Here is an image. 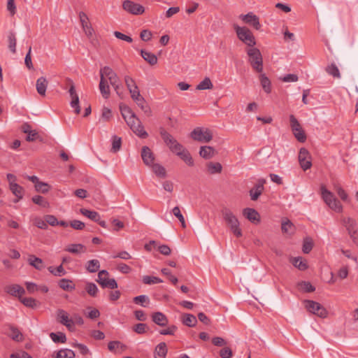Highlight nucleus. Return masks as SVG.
<instances>
[{
	"mask_svg": "<svg viewBox=\"0 0 358 358\" xmlns=\"http://www.w3.org/2000/svg\"><path fill=\"white\" fill-rule=\"evenodd\" d=\"M245 51L248 56V62L252 69L257 73H262L264 69L263 57L260 50L252 46L246 47Z\"/></svg>",
	"mask_w": 358,
	"mask_h": 358,
	"instance_id": "f257e3e1",
	"label": "nucleus"
},
{
	"mask_svg": "<svg viewBox=\"0 0 358 358\" xmlns=\"http://www.w3.org/2000/svg\"><path fill=\"white\" fill-rule=\"evenodd\" d=\"M322 198L325 203L336 212H341L343 206L340 201L335 197L334 194L329 191L324 185L320 187Z\"/></svg>",
	"mask_w": 358,
	"mask_h": 358,
	"instance_id": "f03ea898",
	"label": "nucleus"
},
{
	"mask_svg": "<svg viewBox=\"0 0 358 358\" xmlns=\"http://www.w3.org/2000/svg\"><path fill=\"white\" fill-rule=\"evenodd\" d=\"M238 38L243 42L247 47H252L256 45L255 38L252 31L246 27H236Z\"/></svg>",
	"mask_w": 358,
	"mask_h": 358,
	"instance_id": "7ed1b4c3",
	"label": "nucleus"
},
{
	"mask_svg": "<svg viewBox=\"0 0 358 358\" xmlns=\"http://www.w3.org/2000/svg\"><path fill=\"white\" fill-rule=\"evenodd\" d=\"M189 136L193 140L200 143H208L213 138L212 132L203 127H196L191 131Z\"/></svg>",
	"mask_w": 358,
	"mask_h": 358,
	"instance_id": "20e7f679",
	"label": "nucleus"
},
{
	"mask_svg": "<svg viewBox=\"0 0 358 358\" xmlns=\"http://www.w3.org/2000/svg\"><path fill=\"white\" fill-rule=\"evenodd\" d=\"M159 133L164 142L172 152L175 154L182 149L183 145L178 143V141L164 129L161 128Z\"/></svg>",
	"mask_w": 358,
	"mask_h": 358,
	"instance_id": "39448f33",
	"label": "nucleus"
},
{
	"mask_svg": "<svg viewBox=\"0 0 358 358\" xmlns=\"http://www.w3.org/2000/svg\"><path fill=\"white\" fill-rule=\"evenodd\" d=\"M305 307L307 310L321 318H325L328 315L327 309L318 302L312 300L304 301Z\"/></svg>",
	"mask_w": 358,
	"mask_h": 358,
	"instance_id": "423d86ee",
	"label": "nucleus"
},
{
	"mask_svg": "<svg viewBox=\"0 0 358 358\" xmlns=\"http://www.w3.org/2000/svg\"><path fill=\"white\" fill-rule=\"evenodd\" d=\"M225 222L227 224L231 232L237 238L242 236V230L238 219L230 212L225 211Z\"/></svg>",
	"mask_w": 358,
	"mask_h": 358,
	"instance_id": "0eeeda50",
	"label": "nucleus"
},
{
	"mask_svg": "<svg viewBox=\"0 0 358 358\" xmlns=\"http://www.w3.org/2000/svg\"><path fill=\"white\" fill-rule=\"evenodd\" d=\"M289 121L290 127L295 138L301 143L305 142L306 140L305 132L294 115H289Z\"/></svg>",
	"mask_w": 358,
	"mask_h": 358,
	"instance_id": "6e6552de",
	"label": "nucleus"
},
{
	"mask_svg": "<svg viewBox=\"0 0 358 358\" xmlns=\"http://www.w3.org/2000/svg\"><path fill=\"white\" fill-rule=\"evenodd\" d=\"M109 273L106 270H102L99 272L98 279L96 282L103 287H108L110 289H116L117 283L114 278H108Z\"/></svg>",
	"mask_w": 358,
	"mask_h": 358,
	"instance_id": "1a4fd4ad",
	"label": "nucleus"
},
{
	"mask_svg": "<svg viewBox=\"0 0 358 358\" xmlns=\"http://www.w3.org/2000/svg\"><path fill=\"white\" fill-rule=\"evenodd\" d=\"M67 82L69 84V93L71 101L70 102V105L71 108H74V112L76 114H79L80 113V107L79 106V97L76 91V87L73 82L71 79H67Z\"/></svg>",
	"mask_w": 358,
	"mask_h": 358,
	"instance_id": "9d476101",
	"label": "nucleus"
},
{
	"mask_svg": "<svg viewBox=\"0 0 358 358\" xmlns=\"http://www.w3.org/2000/svg\"><path fill=\"white\" fill-rule=\"evenodd\" d=\"M124 10L133 15H141L145 12L144 7L132 1L126 0L122 3Z\"/></svg>",
	"mask_w": 358,
	"mask_h": 358,
	"instance_id": "9b49d317",
	"label": "nucleus"
},
{
	"mask_svg": "<svg viewBox=\"0 0 358 358\" xmlns=\"http://www.w3.org/2000/svg\"><path fill=\"white\" fill-rule=\"evenodd\" d=\"M299 162L303 171L310 169L312 166L311 156L307 149L304 148L300 149L299 153Z\"/></svg>",
	"mask_w": 358,
	"mask_h": 358,
	"instance_id": "f8f14e48",
	"label": "nucleus"
},
{
	"mask_svg": "<svg viewBox=\"0 0 358 358\" xmlns=\"http://www.w3.org/2000/svg\"><path fill=\"white\" fill-rule=\"evenodd\" d=\"M127 125L133 131V132L141 138H146L148 136V134L144 129V127L141 120L137 117L136 120L129 121Z\"/></svg>",
	"mask_w": 358,
	"mask_h": 358,
	"instance_id": "ddd939ff",
	"label": "nucleus"
},
{
	"mask_svg": "<svg viewBox=\"0 0 358 358\" xmlns=\"http://www.w3.org/2000/svg\"><path fill=\"white\" fill-rule=\"evenodd\" d=\"M57 320L59 323L72 331L74 329V322L72 318L69 317L68 313L63 309H59L57 312Z\"/></svg>",
	"mask_w": 358,
	"mask_h": 358,
	"instance_id": "4468645a",
	"label": "nucleus"
},
{
	"mask_svg": "<svg viewBox=\"0 0 358 358\" xmlns=\"http://www.w3.org/2000/svg\"><path fill=\"white\" fill-rule=\"evenodd\" d=\"M266 181L264 178H259L257 180V183L250 190V196L251 200L256 201L258 199V198L262 194L264 189V185L266 183Z\"/></svg>",
	"mask_w": 358,
	"mask_h": 358,
	"instance_id": "2eb2a0df",
	"label": "nucleus"
},
{
	"mask_svg": "<svg viewBox=\"0 0 358 358\" xmlns=\"http://www.w3.org/2000/svg\"><path fill=\"white\" fill-rule=\"evenodd\" d=\"M241 18L245 23L253 27L255 29H260L261 24L259 23V19L253 13L250 12L246 15H242Z\"/></svg>",
	"mask_w": 358,
	"mask_h": 358,
	"instance_id": "dca6fc26",
	"label": "nucleus"
},
{
	"mask_svg": "<svg viewBox=\"0 0 358 358\" xmlns=\"http://www.w3.org/2000/svg\"><path fill=\"white\" fill-rule=\"evenodd\" d=\"M141 158L143 163L147 166H150L155 162V155L150 148L148 146H143L141 149Z\"/></svg>",
	"mask_w": 358,
	"mask_h": 358,
	"instance_id": "f3484780",
	"label": "nucleus"
},
{
	"mask_svg": "<svg viewBox=\"0 0 358 358\" xmlns=\"http://www.w3.org/2000/svg\"><path fill=\"white\" fill-rule=\"evenodd\" d=\"M5 291L11 296L18 297L19 300L25 294V289L17 284L7 285L5 287Z\"/></svg>",
	"mask_w": 358,
	"mask_h": 358,
	"instance_id": "a211bd4d",
	"label": "nucleus"
},
{
	"mask_svg": "<svg viewBox=\"0 0 358 358\" xmlns=\"http://www.w3.org/2000/svg\"><path fill=\"white\" fill-rule=\"evenodd\" d=\"M243 215L253 224H258L260 222V215L254 208H246L243 209Z\"/></svg>",
	"mask_w": 358,
	"mask_h": 358,
	"instance_id": "6ab92c4d",
	"label": "nucleus"
},
{
	"mask_svg": "<svg viewBox=\"0 0 358 358\" xmlns=\"http://www.w3.org/2000/svg\"><path fill=\"white\" fill-rule=\"evenodd\" d=\"M106 77L108 79L110 83L114 80H117V73L109 66H104L100 69V78Z\"/></svg>",
	"mask_w": 358,
	"mask_h": 358,
	"instance_id": "aec40b11",
	"label": "nucleus"
},
{
	"mask_svg": "<svg viewBox=\"0 0 358 358\" xmlns=\"http://www.w3.org/2000/svg\"><path fill=\"white\" fill-rule=\"evenodd\" d=\"M120 108L121 114L124 120L126 121L127 124L129 123L130 120H136L137 116L129 106L124 105L120 106Z\"/></svg>",
	"mask_w": 358,
	"mask_h": 358,
	"instance_id": "412c9836",
	"label": "nucleus"
},
{
	"mask_svg": "<svg viewBox=\"0 0 358 358\" xmlns=\"http://www.w3.org/2000/svg\"><path fill=\"white\" fill-rule=\"evenodd\" d=\"M342 223L345 227L348 234H355L357 232V222L351 217L342 218Z\"/></svg>",
	"mask_w": 358,
	"mask_h": 358,
	"instance_id": "4be33fe9",
	"label": "nucleus"
},
{
	"mask_svg": "<svg viewBox=\"0 0 358 358\" xmlns=\"http://www.w3.org/2000/svg\"><path fill=\"white\" fill-rule=\"evenodd\" d=\"M175 154L182 159L188 166H192L194 165V160L189 152L183 146L180 151L176 152Z\"/></svg>",
	"mask_w": 358,
	"mask_h": 358,
	"instance_id": "5701e85b",
	"label": "nucleus"
},
{
	"mask_svg": "<svg viewBox=\"0 0 358 358\" xmlns=\"http://www.w3.org/2000/svg\"><path fill=\"white\" fill-rule=\"evenodd\" d=\"M152 320L160 327H165L168 324L167 317L161 312H155L152 315Z\"/></svg>",
	"mask_w": 358,
	"mask_h": 358,
	"instance_id": "b1692460",
	"label": "nucleus"
},
{
	"mask_svg": "<svg viewBox=\"0 0 358 358\" xmlns=\"http://www.w3.org/2000/svg\"><path fill=\"white\" fill-rule=\"evenodd\" d=\"M48 82L45 77H40L37 79L36 83V88L37 92L43 96H45L46 90L48 87Z\"/></svg>",
	"mask_w": 358,
	"mask_h": 358,
	"instance_id": "393cba45",
	"label": "nucleus"
},
{
	"mask_svg": "<svg viewBox=\"0 0 358 358\" xmlns=\"http://www.w3.org/2000/svg\"><path fill=\"white\" fill-rule=\"evenodd\" d=\"M216 150L213 147L205 145L200 148L199 155L203 159H211L216 155Z\"/></svg>",
	"mask_w": 358,
	"mask_h": 358,
	"instance_id": "a878e982",
	"label": "nucleus"
},
{
	"mask_svg": "<svg viewBox=\"0 0 358 358\" xmlns=\"http://www.w3.org/2000/svg\"><path fill=\"white\" fill-rule=\"evenodd\" d=\"M7 327L11 331V334H8V336L13 341L16 342H22L24 340L23 334L20 332L18 328L10 324H7Z\"/></svg>",
	"mask_w": 358,
	"mask_h": 358,
	"instance_id": "bb28decb",
	"label": "nucleus"
},
{
	"mask_svg": "<svg viewBox=\"0 0 358 358\" xmlns=\"http://www.w3.org/2000/svg\"><path fill=\"white\" fill-rule=\"evenodd\" d=\"M99 90L104 99H108L110 94V86L105 78H101L99 82Z\"/></svg>",
	"mask_w": 358,
	"mask_h": 358,
	"instance_id": "cd10ccee",
	"label": "nucleus"
},
{
	"mask_svg": "<svg viewBox=\"0 0 358 358\" xmlns=\"http://www.w3.org/2000/svg\"><path fill=\"white\" fill-rule=\"evenodd\" d=\"M168 349L164 342L159 343L155 350V358H166Z\"/></svg>",
	"mask_w": 358,
	"mask_h": 358,
	"instance_id": "c85d7f7f",
	"label": "nucleus"
},
{
	"mask_svg": "<svg viewBox=\"0 0 358 358\" xmlns=\"http://www.w3.org/2000/svg\"><path fill=\"white\" fill-rule=\"evenodd\" d=\"M65 250L72 254H80L86 252V247L80 243L70 244L65 248Z\"/></svg>",
	"mask_w": 358,
	"mask_h": 358,
	"instance_id": "c756f323",
	"label": "nucleus"
},
{
	"mask_svg": "<svg viewBox=\"0 0 358 358\" xmlns=\"http://www.w3.org/2000/svg\"><path fill=\"white\" fill-rule=\"evenodd\" d=\"M259 73V80L261 85L264 90V91L269 94L271 92V83L268 78L265 75V73Z\"/></svg>",
	"mask_w": 358,
	"mask_h": 358,
	"instance_id": "7c9ffc66",
	"label": "nucleus"
},
{
	"mask_svg": "<svg viewBox=\"0 0 358 358\" xmlns=\"http://www.w3.org/2000/svg\"><path fill=\"white\" fill-rule=\"evenodd\" d=\"M141 55L145 59L149 64L150 65H155L157 63V56L148 51L141 50Z\"/></svg>",
	"mask_w": 358,
	"mask_h": 358,
	"instance_id": "2f4dec72",
	"label": "nucleus"
},
{
	"mask_svg": "<svg viewBox=\"0 0 358 358\" xmlns=\"http://www.w3.org/2000/svg\"><path fill=\"white\" fill-rule=\"evenodd\" d=\"M150 167L157 177L160 178H165L166 177V171L161 164L154 163Z\"/></svg>",
	"mask_w": 358,
	"mask_h": 358,
	"instance_id": "473e14b6",
	"label": "nucleus"
},
{
	"mask_svg": "<svg viewBox=\"0 0 358 358\" xmlns=\"http://www.w3.org/2000/svg\"><path fill=\"white\" fill-rule=\"evenodd\" d=\"M207 171L209 174L220 173L222 171V166L219 162H208L206 164Z\"/></svg>",
	"mask_w": 358,
	"mask_h": 358,
	"instance_id": "72a5a7b5",
	"label": "nucleus"
},
{
	"mask_svg": "<svg viewBox=\"0 0 358 358\" xmlns=\"http://www.w3.org/2000/svg\"><path fill=\"white\" fill-rule=\"evenodd\" d=\"M75 352L70 349H62L52 355V358H74Z\"/></svg>",
	"mask_w": 358,
	"mask_h": 358,
	"instance_id": "f704fd0d",
	"label": "nucleus"
},
{
	"mask_svg": "<svg viewBox=\"0 0 358 358\" xmlns=\"http://www.w3.org/2000/svg\"><path fill=\"white\" fill-rule=\"evenodd\" d=\"M80 213L83 215L87 217V218H89L90 220H91L94 222L99 221V220H100V215L96 211L90 210H88L86 208H80Z\"/></svg>",
	"mask_w": 358,
	"mask_h": 358,
	"instance_id": "c9c22d12",
	"label": "nucleus"
},
{
	"mask_svg": "<svg viewBox=\"0 0 358 358\" xmlns=\"http://www.w3.org/2000/svg\"><path fill=\"white\" fill-rule=\"evenodd\" d=\"M182 319L183 324L189 327H194L197 322L196 317L189 313L182 315Z\"/></svg>",
	"mask_w": 358,
	"mask_h": 358,
	"instance_id": "e433bc0d",
	"label": "nucleus"
},
{
	"mask_svg": "<svg viewBox=\"0 0 358 358\" xmlns=\"http://www.w3.org/2000/svg\"><path fill=\"white\" fill-rule=\"evenodd\" d=\"M10 189L12 193L17 197V199L15 201V202H17L20 199H21L23 196V188L17 183L11 184L10 186Z\"/></svg>",
	"mask_w": 358,
	"mask_h": 358,
	"instance_id": "4c0bfd02",
	"label": "nucleus"
},
{
	"mask_svg": "<svg viewBox=\"0 0 358 358\" xmlns=\"http://www.w3.org/2000/svg\"><path fill=\"white\" fill-rule=\"evenodd\" d=\"M85 268L90 273H95L100 268V262L97 259H92L86 263Z\"/></svg>",
	"mask_w": 358,
	"mask_h": 358,
	"instance_id": "58836bf2",
	"label": "nucleus"
},
{
	"mask_svg": "<svg viewBox=\"0 0 358 358\" xmlns=\"http://www.w3.org/2000/svg\"><path fill=\"white\" fill-rule=\"evenodd\" d=\"M30 265L34 266L36 269L42 270L44 268V264L41 259L31 255L28 259Z\"/></svg>",
	"mask_w": 358,
	"mask_h": 358,
	"instance_id": "ea45409f",
	"label": "nucleus"
},
{
	"mask_svg": "<svg viewBox=\"0 0 358 358\" xmlns=\"http://www.w3.org/2000/svg\"><path fill=\"white\" fill-rule=\"evenodd\" d=\"M50 337L52 340L53 342L56 343H65L66 341V336L65 334L62 332H57V333H50Z\"/></svg>",
	"mask_w": 358,
	"mask_h": 358,
	"instance_id": "a19ab883",
	"label": "nucleus"
},
{
	"mask_svg": "<svg viewBox=\"0 0 358 358\" xmlns=\"http://www.w3.org/2000/svg\"><path fill=\"white\" fill-rule=\"evenodd\" d=\"M291 262L300 271H305L308 268L306 262L303 261L301 257H294L292 259Z\"/></svg>",
	"mask_w": 358,
	"mask_h": 358,
	"instance_id": "79ce46f5",
	"label": "nucleus"
},
{
	"mask_svg": "<svg viewBox=\"0 0 358 358\" xmlns=\"http://www.w3.org/2000/svg\"><path fill=\"white\" fill-rule=\"evenodd\" d=\"M111 141H112V147H111L110 151L112 152L115 153V152H118L121 148L122 138L120 137H118L115 135V136H112Z\"/></svg>",
	"mask_w": 358,
	"mask_h": 358,
	"instance_id": "37998d69",
	"label": "nucleus"
},
{
	"mask_svg": "<svg viewBox=\"0 0 358 358\" xmlns=\"http://www.w3.org/2000/svg\"><path fill=\"white\" fill-rule=\"evenodd\" d=\"M326 71L328 74L332 76L334 78H341V73H340L339 69L334 63H332L330 65H328L326 67Z\"/></svg>",
	"mask_w": 358,
	"mask_h": 358,
	"instance_id": "c03bdc74",
	"label": "nucleus"
},
{
	"mask_svg": "<svg viewBox=\"0 0 358 358\" xmlns=\"http://www.w3.org/2000/svg\"><path fill=\"white\" fill-rule=\"evenodd\" d=\"M20 302L23 303L26 307L35 308L38 306V302L36 299L31 297H20Z\"/></svg>",
	"mask_w": 358,
	"mask_h": 358,
	"instance_id": "a18cd8bd",
	"label": "nucleus"
},
{
	"mask_svg": "<svg viewBox=\"0 0 358 358\" xmlns=\"http://www.w3.org/2000/svg\"><path fill=\"white\" fill-rule=\"evenodd\" d=\"M8 48L9 50L13 52H16V43L17 39L15 37V34L13 32H10L8 36Z\"/></svg>",
	"mask_w": 358,
	"mask_h": 358,
	"instance_id": "49530a36",
	"label": "nucleus"
},
{
	"mask_svg": "<svg viewBox=\"0 0 358 358\" xmlns=\"http://www.w3.org/2000/svg\"><path fill=\"white\" fill-rule=\"evenodd\" d=\"M59 286L64 290H72L75 288L71 280L62 278L59 281Z\"/></svg>",
	"mask_w": 358,
	"mask_h": 358,
	"instance_id": "de8ad7c7",
	"label": "nucleus"
},
{
	"mask_svg": "<svg viewBox=\"0 0 358 358\" xmlns=\"http://www.w3.org/2000/svg\"><path fill=\"white\" fill-rule=\"evenodd\" d=\"M213 88V84L209 78H205L201 82H200L196 89L198 90H210Z\"/></svg>",
	"mask_w": 358,
	"mask_h": 358,
	"instance_id": "09e8293b",
	"label": "nucleus"
},
{
	"mask_svg": "<svg viewBox=\"0 0 358 358\" xmlns=\"http://www.w3.org/2000/svg\"><path fill=\"white\" fill-rule=\"evenodd\" d=\"M313 242L311 238H304L302 247V251L305 254H308L313 249Z\"/></svg>",
	"mask_w": 358,
	"mask_h": 358,
	"instance_id": "8fccbe9b",
	"label": "nucleus"
},
{
	"mask_svg": "<svg viewBox=\"0 0 358 358\" xmlns=\"http://www.w3.org/2000/svg\"><path fill=\"white\" fill-rule=\"evenodd\" d=\"M142 280L143 282L146 285L157 284L163 282L159 278L150 275H144Z\"/></svg>",
	"mask_w": 358,
	"mask_h": 358,
	"instance_id": "3c124183",
	"label": "nucleus"
},
{
	"mask_svg": "<svg viewBox=\"0 0 358 358\" xmlns=\"http://www.w3.org/2000/svg\"><path fill=\"white\" fill-rule=\"evenodd\" d=\"M173 214L179 220L180 222L181 223V226L182 228H186V222L185 220V218L182 215V214L180 212V210L178 206H176L172 210Z\"/></svg>",
	"mask_w": 358,
	"mask_h": 358,
	"instance_id": "603ef678",
	"label": "nucleus"
},
{
	"mask_svg": "<svg viewBox=\"0 0 358 358\" xmlns=\"http://www.w3.org/2000/svg\"><path fill=\"white\" fill-rule=\"evenodd\" d=\"M31 199L34 203L39 205L43 208H48L49 206L48 201L45 200V198L43 197L42 196L36 195L33 196Z\"/></svg>",
	"mask_w": 358,
	"mask_h": 358,
	"instance_id": "864d4df0",
	"label": "nucleus"
},
{
	"mask_svg": "<svg viewBox=\"0 0 358 358\" xmlns=\"http://www.w3.org/2000/svg\"><path fill=\"white\" fill-rule=\"evenodd\" d=\"M133 301L136 304H140L143 307H146L147 305L145 303H148L150 302L149 297L146 295H139L133 299Z\"/></svg>",
	"mask_w": 358,
	"mask_h": 358,
	"instance_id": "5fc2aeb1",
	"label": "nucleus"
},
{
	"mask_svg": "<svg viewBox=\"0 0 358 358\" xmlns=\"http://www.w3.org/2000/svg\"><path fill=\"white\" fill-rule=\"evenodd\" d=\"M86 292L92 296H96L98 292L97 286L93 282H87L85 287Z\"/></svg>",
	"mask_w": 358,
	"mask_h": 358,
	"instance_id": "6e6d98bb",
	"label": "nucleus"
},
{
	"mask_svg": "<svg viewBox=\"0 0 358 358\" xmlns=\"http://www.w3.org/2000/svg\"><path fill=\"white\" fill-rule=\"evenodd\" d=\"M35 189L38 192L45 194L50 190V187L48 183L39 181V182L35 185Z\"/></svg>",
	"mask_w": 358,
	"mask_h": 358,
	"instance_id": "4d7b16f0",
	"label": "nucleus"
},
{
	"mask_svg": "<svg viewBox=\"0 0 358 358\" xmlns=\"http://www.w3.org/2000/svg\"><path fill=\"white\" fill-rule=\"evenodd\" d=\"M335 191L336 192L337 194L339 196V197L345 202L349 201L348 199V194L345 191V189L341 187L340 185H336L335 186Z\"/></svg>",
	"mask_w": 358,
	"mask_h": 358,
	"instance_id": "13d9d810",
	"label": "nucleus"
},
{
	"mask_svg": "<svg viewBox=\"0 0 358 358\" xmlns=\"http://www.w3.org/2000/svg\"><path fill=\"white\" fill-rule=\"evenodd\" d=\"M124 80L129 92L138 87L135 80L129 76H125Z\"/></svg>",
	"mask_w": 358,
	"mask_h": 358,
	"instance_id": "bf43d9fd",
	"label": "nucleus"
},
{
	"mask_svg": "<svg viewBox=\"0 0 358 358\" xmlns=\"http://www.w3.org/2000/svg\"><path fill=\"white\" fill-rule=\"evenodd\" d=\"M148 329V327L145 323H138L133 327V330L138 334L146 333Z\"/></svg>",
	"mask_w": 358,
	"mask_h": 358,
	"instance_id": "052dcab7",
	"label": "nucleus"
},
{
	"mask_svg": "<svg viewBox=\"0 0 358 358\" xmlns=\"http://www.w3.org/2000/svg\"><path fill=\"white\" fill-rule=\"evenodd\" d=\"M138 106L140 107V108L142 110V111L146 116L150 117L152 115V110L149 105L146 103L145 100L141 102V103L138 104Z\"/></svg>",
	"mask_w": 358,
	"mask_h": 358,
	"instance_id": "680f3d73",
	"label": "nucleus"
},
{
	"mask_svg": "<svg viewBox=\"0 0 358 358\" xmlns=\"http://www.w3.org/2000/svg\"><path fill=\"white\" fill-rule=\"evenodd\" d=\"M301 288L307 293L313 292L315 290V287L311 285L310 282L303 281L299 283Z\"/></svg>",
	"mask_w": 358,
	"mask_h": 358,
	"instance_id": "e2e57ef3",
	"label": "nucleus"
},
{
	"mask_svg": "<svg viewBox=\"0 0 358 358\" xmlns=\"http://www.w3.org/2000/svg\"><path fill=\"white\" fill-rule=\"evenodd\" d=\"M124 348V345L120 341H110L108 344V348L111 352H114L119 348L123 349Z\"/></svg>",
	"mask_w": 358,
	"mask_h": 358,
	"instance_id": "0e129e2a",
	"label": "nucleus"
},
{
	"mask_svg": "<svg viewBox=\"0 0 358 358\" xmlns=\"http://www.w3.org/2000/svg\"><path fill=\"white\" fill-rule=\"evenodd\" d=\"M34 224L38 228L41 229H48V224L45 220H42L41 217H36L34 219Z\"/></svg>",
	"mask_w": 358,
	"mask_h": 358,
	"instance_id": "69168bd1",
	"label": "nucleus"
},
{
	"mask_svg": "<svg viewBox=\"0 0 358 358\" xmlns=\"http://www.w3.org/2000/svg\"><path fill=\"white\" fill-rule=\"evenodd\" d=\"M69 225L73 228L74 229H76V230H82L85 228V223L80 221V220H72Z\"/></svg>",
	"mask_w": 358,
	"mask_h": 358,
	"instance_id": "338daca9",
	"label": "nucleus"
},
{
	"mask_svg": "<svg viewBox=\"0 0 358 358\" xmlns=\"http://www.w3.org/2000/svg\"><path fill=\"white\" fill-rule=\"evenodd\" d=\"M292 228H293V224L292 223V222L290 220H286L285 221H282L281 229L283 232L289 233Z\"/></svg>",
	"mask_w": 358,
	"mask_h": 358,
	"instance_id": "774afa93",
	"label": "nucleus"
}]
</instances>
